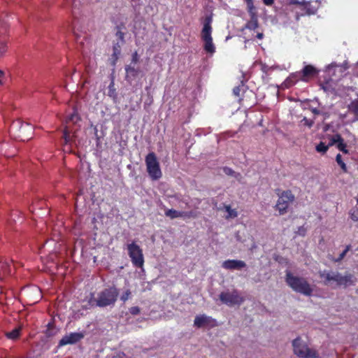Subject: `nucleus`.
<instances>
[{
    "label": "nucleus",
    "mask_w": 358,
    "mask_h": 358,
    "mask_svg": "<svg viewBox=\"0 0 358 358\" xmlns=\"http://www.w3.org/2000/svg\"><path fill=\"white\" fill-rule=\"evenodd\" d=\"M318 274L324 285L330 286L333 288H346L350 286H354L357 282L355 275L349 272H345L344 275H342L338 271L324 270L320 271Z\"/></svg>",
    "instance_id": "f257e3e1"
},
{
    "label": "nucleus",
    "mask_w": 358,
    "mask_h": 358,
    "mask_svg": "<svg viewBox=\"0 0 358 358\" xmlns=\"http://www.w3.org/2000/svg\"><path fill=\"white\" fill-rule=\"evenodd\" d=\"M119 295L118 289L115 287H110L103 289L98 294L96 299L94 297V294H90V298L88 300L87 306H83V309H88L94 306L104 308L113 306Z\"/></svg>",
    "instance_id": "f03ea898"
},
{
    "label": "nucleus",
    "mask_w": 358,
    "mask_h": 358,
    "mask_svg": "<svg viewBox=\"0 0 358 358\" xmlns=\"http://www.w3.org/2000/svg\"><path fill=\"white\" fill-rule=\"evenodd\" d=\"M285 282L292 290L297 293L308 296H311L313 293V288L306 278L294 275L289 271H286Z\"/></svg>",
    "instance_id": "7ed1b4c3"
},
{
    "label": "nucleus",
    "mask_w": 358,
    "mask_h": 358,
    "mask_svg": "<svg viewBox=\"0 0 358 358\" xmlns=\"http://www.w3.org/2000/svg\"><path fill=\"white\" fill-rule=\"evenodd\" d=\"M34 132L33 127L27 122H22L20 120H15L10 126L9 133L12 138L17 141H26L32 138Z\"/></svg>",
    "instance_id": "20e7f679"
},
{
    "label": "nucleus",
    "mask_w": 358,
    "mask_h": 358,
    "mask_svg": "<svg viewBox=\"0 0 358 358\" xmlns=\"http://www.w3.org/2000/svg\"><path fill=\"white\" fill-rule=\"evenodd\" d=\"M145 162L147 172L150 178L153 180L159 179L162 176V173L155 153L153 152L148 153L145 157Z\"/></svg>",
    "instance_id": "39448f33"
},
{
    "label": "nucleus",
    "mask_w": 358,
    "mask_h": 358,
    "mask_svg": "<svg viewBox=\"0 0 358 358\" xmlns=\"http://www.w3.org/2000/svg\"><path fill=\"white\" fill-rule=\"evenodd\" d=\"M278 195L279 197L274 208L278 211L280 215H282L287 213L290 204L295 199V196L289 189L282 191L280 194H278Z\"/></svg>",
    "instance_id": "423d86ee"
},
{
    "label": "nucleus",
    "mask_w": 358,
    "mask_h": 358,
    "mask_svg": "<svg viewBox=\"0 0 358 358\" xmlns=\"http://www.w3.org/2000/svg\"><path fill=\"white\" fill-rule=\"evenodd\" d=\"M292 346L294 354L300 358H317L318 356L317 351L308 348L299 337L292 341Z\"/></svg>",
    "instance_id": "0eeeda50"
},
{
    "label": "nucleus",
    "mask_w": 358,
    "mask_h": 358,
    "mask_svg": "<svg viewBox=\"0 0 358 358\" xmlns=\"http://www.w3.org/2000/svg\"><path fill=\"white\" fill-rule=\"evenodd\" d=\"M128 255L134 266L141 268L144 264L143 250L136 243L127 245Z\"/></svg>",
    "instance_id": "6e6552de"
},
{
    "label": "nucleus",
    "mask_w": 358,
    "mask_h": 358,
    "mask_svg": "<svg viewBox=\"0 0 358 358\" xmlns=\"http://www.w3.org/2000/svg\"><path fill=\"white\" fill-rule=\"evenodd\" d=\"M219 298L223 303L228 306L241 305L244 301V298L236 289L232 292H222L219 295Z\"/></svg>",
    "instance_id": "1a4fd4ad"
},
{
    "label": "nucleus",
    "mask_w": 358,
    "mask_h": 358,
    "mask_svg": "<svg viewBox=\"0 0 358 358\" xmlns=\"http://www.w3.org/2000/svg\"><path fill=\"white\" fill-rule=\"evenodd\" d=\"M248 93L252 94V92L249 90L248 87L243 81H241L238 86L233 89V94L238 99L240 104H243L246 98L249 96Z\"/></svg>",
    "instance_id": "9d476101"
},
{
    "label": "nucleus",
    "mask_w": 358,
    "mask_h": 358,
    "mask_svg": "<svg viewBox=\"0 0 358 358\" xmlns=\"http://www.w3.org/2000/svg\"><path fill=\"white\" fill-rule=\"evenodd\" d=\"M215 320L210 316L204 314L195 317L194 325L196 328H212L214 327Z\"/></svg>",
    "instance_id": "9b49d317"
},
{
    "label": "nucleus",
    "mask_w": 358,
    "mask_h": 358,
    "mask_svg": "<svg viewBox=\"0 0 358 358\" xmlns=\"http://www.w3.org/2000/svg\"><path fill=\"white\" fill-rule=\"evenodd\" d=\"M84 338V334L81 332L71 333L64 336L59 343V346H64L69 344H74Z\"/></svg>",
    "instance_id": "f8f14e48"
},
{
    "label": "nucleus",
    "mask_w": 358,
    "mask_h": 358,
    "mask_svg": "<svg viewBox=\"0 0 358 358\" xmlns=\"http://www.w3.org/2000/svg\"><path fill=\"white\" fill-rule=\"evenodd\" d=\"M301 76V80L308 82L310 79L313 78L318 73V71L312 65H306L303 69L299 71Z\"/></svg>",
    "instance_id": "ddd939ff"
},
{
    "label": "nucleus",
    "mask_w": 358,
    "mask_h": 358,
    "mask_svg": "<svg viewBox=\"0 0 358 358\" xmlns=\"http://www.w3.org/2000/svg\"><path fill=\"white\" fill-rule=\"evenodd\" d=\"M212 17L206 16L203 21V25L201 33L202 40L210 39L212 38L213 28L211 26Z\"/></svg>",
    "instance_id": "4468645a"
},
{
    "label": "nucleus",
    "mask_w": 358,
    "mask_h": 358,
    "mask_svg": "<svg viewBox=\"0 0 358 358\" xmlns=\"http://www.w3.org/2000/svg\"><path fill=\"white\" fill-rule=\"evenodd\" d=\"M222 266L228 270H241L246 266V264L242 260L228 259L222 263Z\"/></svg>",
    "instance_id": "2eb2a0df"
},
{
    "label": "nucleus",
    "mask_w": 358,
    "mask_h": 358,
    "mask_svg": "<svg viewBox=\"0 0 358 358\" xmlns=\"http://www.w3.org/2000/svg\"><path fill=\"white\" fill-rule=\"evenodd\" d=\"M250 15V20L245 24V28L250 30H255L259 26L258 17L257 11H252V13H248Z\"/></svg>",
    "instance_id": "dca6fc26"
},
{
    "label": "nucleus",
    "mask_w": 358,
    "mask_h": 358,
    "mask_svg": "<svg viewBox=\"0 0 358 358\" xmlns=\"http://www.w3.org/2000/svg\"><path fill=\"white\" fill-rule=\"evenodd\" d=\"M124 43H122V42L116 41L113 45V54L111 55V59H112V64L114 66L115 65L119 56L121 54V47Z\"/></svg>",
    "instance_id": "f3484780"
},
{
    "label": "nucleus",
    "mask_w": 358,
    "mask_h": 358,
    "mask_svg": "<svg viewBox=\"0 0 358 358\" xmlns=\"http://www.w3.org/2000/svg\"><path fill=\"white\" fill-rule=\"evenodd\" d=\"M11 273L10 265L7 260H0V280L3 279L6 276Z\"/></svg>",
    "instance_id": "a211bd4d"
},
{
    "label": "nucleus",
    "mask_w": 358,
    "mask_h": 358,
    "mask_svg": "<svg viewBox=\"0 0 358 358\" xmlns=\"http://www.w3.org/2000/svg\"><path fill=\"white\" fill-rule=\"evenodd\" d=\"M301 80V76L299 71H296L289 75V76L285 80L284 85L285 87L289 88L293 86L297 81Z\"/></svg>",
    "instance_id": "6ab92c4d"
},
{
    "label": "nucleus",
    "mask_w": 358,
    "mask_h": 358,
    "mask_svg": "<svg viewBox=\"0 0 358 358\" xmlns=\"http://www.w3.org/2000/svg\"><path fill=\"white\" fill-rule=\"evenodd\" d=\"M320 85H321V87L323 89V90L327 93H331V94L336 93V90L334 87L335 83L331 79L322 83Z\"/></svg>",
    "instance_id": "aec40b11"
},
{
    "label": "nucleus",
    "mask_w": 358,
    "mask_h": 358,
    "mask_svg": "<svg viewBox=\"0 0 358 358\" xmlns=\"http://www.w3.org/2000/svg\"><path fill=\"white\" fill-rule=\"evenodd\" d=\"M204 50L210 54H213L215 52V47L213 43V38L203 40Z\"/></svg>",
    "instance_id": "412c9836"
},
{
    "label": "nucleus",
    "mask_w": 358,
    "mask_h": 358,
    "mask_svg": "<svg viewBox=\"0 0 358 358\" xmlns=\"http://www.w3.org/2000/svg\"><path fill=\"white\" fill-rule=\"evenodd\" d=\"M122 28H124V24L117 25L116 27L117 31L115 33V36L117 38V41L122 42V43H125V34L122 31Z\"/></svg>",
    "instance_id": "4be33fe9"
},
{
    "label": "nucleus",
    "mask_w": 358,
    "mask_h": 358,
    "mask_svg": "<svg viewBox=\"0 0 358 358\" xmlns=\"http://www.w3.org/2000/svg\"><path fill=\"white\" fill-rule=\"evenodd\" d=\"M73 136L71 135V132L68 127H66L63 132V138L65 145L71 144L73 141Z\"/></svg>",
    "instance_id": "5701e85b"
},
{
    "label": "nucleus",
    "mask_w": 358,
    "mask_h": 358,
    "mask_svg": "<svg viewBox=\"0 0 358 358\" xmlns=\"http://www.w3.org/2000/svg\"><path fill=\"white\" fill-rule=\"evenodd\" d=\"M351 249V245H348L345 247V249L340 254V255L337 258H334L333 257H329V259L334 262V263H338L340 262L343 258L345 257L347 252Z\"/></svg>",
    "instance_id": "b1692460"
},
{
    "label": "nucleus",
    "mask_w": 358,
    "mask_h": 358,
    "mask_svg": "<svg viewBox=\"0 0 358 358\" xmlns=\"http://www.w3.org/2000/svg\"><path fill=\"white\" fill-rule=\"evenodd\" d=\"M20 331L21 329L20 327H16L12 331L6 332V336L9 339L15 340L20 336Z\"/></svg>",
    "instance_id": "393cba45"
},
{
    "label": "nucleus",
    "mask_w": 358,
    "mask_h": 358,
    "mask_svg": "<svg viewBox=\"0 0 358 358\" xmlns=\"http://www.w3.org/2000/svg\"><path fill=\"white\" fill-rule=\"evenodd\" d=\"M165 215L171 219L182 217V211H178L175 209H168L165 211Z\"/></svg>",
    "instance_id": "a878e982"
},
{
    "label": "nucleus",
    "mask_w": 358,
    "mask_h": 358,
    "mask_svg": "<svg viewBox=\"0 0 358 358\" xmlns=\"http://www.w3.org/2000/svg\"><path fill=\"white\" fill-rule=\"evenodd\" d=\"M125 71L127 73V76H131L133 78L136 77L139 73L138 69H136L134 66H131V65L126 66Z\"/></svg>",
    "instance_id": "bb28decb"
},
{
    "label": "nucleus",
    "mask_w": 358,
    "mask_h": 358,
    "mask_svg": "<svg viewBox=\"0 0 358 358\" xmlns=\"http://www.w3.org/2000/svg\"><path fill=\"white\" fill-rule=\"evenodd\" d=\"M79 120H80V117L76 111L73 112L71 114L68 115L66 118V123L72 122L73 124H76Z\"/></svg>",
    "instance_id": "cd10ccee"
},
{
    "label": "nucleus",
    "mask_w": 358,
    "mask_h": 358,
    "mask_svg": "<svg viewBox=\"0 0 358 358\" xmlns=\"http://www.w3.org/2000/svg\"><path fill=\"white\" fill-rule=\"evenodd\" d=\"M225 210L228 213V215L227 216V218H234L238 216L237 211L235 209H232L231 208V206L229 205H224V206Z\"/></svg>",
    "instance_id": "c85d7f7f"
},
{
    "label": "nucleus",
    "mask_w": 358,
    "mask_h": 358,
    "mask_svg": "<svg viewBox=\"0 0 358 358\" xmlns=\"http://www.w3.org/2000/svg\"><path fill=\"white\" fill-rule=\"evenodd\" d=\"M336 161L340 166L343 173H348V168L345 163L343 161L341 154H338L336 157Z\"/></svg>",
    "instance_id": "c756f323"
},
{
    "label": "nucleus",
    "mask_w": 358,
    "mask_h": 358,
    "mask_svg": "<svg viewBox=\"0 0 358 358\" xmlns=\"http://www.w3.org/2000/svg\"><path fill=\"white\" fill-rule=\"evenodd\" d=\"M349 110L355 114V116L358 117V99L351 102L349 105Z\"/></svg>",
    "instance_id": "7c9ffc66"
},
{
    "label": "nucleus",
    "mask_w": 358,
    "mask_h": 358,
    "mask_svg": "<svg viewBox=\"0 0 358 358\" xmlns=\"http://www.w3.org/2000/svg\"><path fill=\"white\" fill-rule=\"evenodd\" d=\"M108 95L113 98V99H117V92H116V90L114 87V83L113 81H112L109 86H108Z\"/></svg>",
    "instance_id": "2f4dec72"
},
{
    "label": "nucleus",
    "mask_w": 358,
    "mask_h": 358,
    "mask_svg": "<svg viewBox=\"0 0 358 358\" xmlns=\"http://www.w3.org/2000/svg\"><path fill=\"white\" fill-rule=\"evenodd\" d=\"M329 148V147L328 145H326L325 143L321 141V142H320V143L318 145H317L316 150H317V152H318L320 153L324 154L327 152Z\"/></svg>",
    "instance_id": "473e14b6"
},
{
    "label": "nucleus",
    "mask_w": 358,
    "mask_h": 358,
    "mask_svg": "<svg viewBox=\"0 0 358 358\" xmlns=\"http://www.w3.org/2000/svg\"><path fill=\"white\" fill-rule=\"evenodd\" d=\"M131 297V292L129 289H127L120 296V300L124 303Z\"/></svg>",
    "instance_id": "72a5a7b5"
},
{
    "label": "nucleus",
    "mask_w": 358,
    "mask_h": 358,
    "mask_svg": "<svg viewBox=\"0 0 358 358\" xmlns=\"http://www.w3.org/2000/svg\"><path fill=\"white\" fill-rule=\"evenodd\" d=\"M197 217V213L195 211H182V217H187V218H195Z\"/></svg>",
    "instance_id": "f704fd0d"
},
{
    "label": "nucleus",
    "mask_w": 358,
    "mask_h": 358,
    "mask_svg": "<svg viewBox=\"0 0 358 358\" xmlns=\"http://www.w3.org/2000/svg\"><path fill=\"white\" fill-rule=\"evenodd\" d=\"M244 1L247 5V10L248 13H252V11H256L253 0H244Z\"/></svg>",
    "instance_id": "c9c22d12"
},
{
    "label": "nucleus",
    "mask_w": 358,
    "mask_h": 358,
    "mask_svg": "<svg viewBox=\"0 0 358 358\" xmlns=\"http://www.w3.org/2000/svg\"><path fill=\"white\" fill-rule=\"evenodd\" d=\"M8 24L6 21L0 20V34H5L8 30Z\"/></svg>",
    "instance_id": "e433bc0d"
},
{
    "label": "nucleus",
    "mask_w": 358,
    "mask_h": 358,
    "mask_svg": "<svg viewBox=\"0 0 358 358\" xmlns=\"http://www.w3.org/2000/svg\"><path fill=\"white\" fill-rule=\"evenodd\" d=\"M336 147L340 151L343 152V153H345V154L349 153V150L347 149V145L344 141H343L341 143L337 144Z\"/></svg>",
    "instance_id": "4c0bfd02"
},
{
    "label": "nucleus",
    "mask_w": 358,
    "mask_h": 358,
    "mask_svg": "<svg viewBox=\"0 0 358 358\" xmlns=\"http://www.w3.org/2000/svg\"><path fill=\"white\" fill-rule=\"evenodd\" d=\"M129 311L132 315H137L140 313L141 309L138 306H132L129 309Z\"/></svg>",
    "instance_id": "58836bf2"
},
{
    "label": "nucleus",
    "mask_w": 358,
    "mask_h": 358,
    "mask_svg": "<svg viewBox=\"0 0 358 358\" xmlns=\"http://www.w3.org/2000/svg\"><path fill=\"white\" fill-rule=\"evenodd\" d=\"M350 217L353 221H358V210H351L350 212Z\"/></svg>",
    "instance_id": "ea45409f"
},
{
    "label": "nucleus",
    "mask_w": 358,
    "mask_h": 358,
    "mask_svg": "<svg viewBox=\"0 0 358 358\" xmlns=\"http://www.w3.org/2000/svg\"><path fill=\"white\" fill-rule=\"evenodd\" d=\"M6 50H7L6 43L5 42H1L0 43V56H3V54L6 52Z\"/></svg>",
    "instance_id": "a19ab883"
},
{
    "label": "nucleus",
    "mask_w": 358,
    "mask_h": 358,
    "mask_svg": "<svg viewBox=\"0 0 358 358\" xmlns=\"http://www.w3.org/2000/svg\"><path fill=\"white\" fill-rule=\"evenodd\" d=\"M138 61H139V56L138 55L137 51H135L134 52H133V54L131 55V63L136 64L138 62Z\"/></svg>",
    "instance_id": "79ce46f5"
},
{
    "label": "nucleus",
    "mask_w": 358,
    "mask_h": 358,
    "mask_svg": "<svg viewBox=\"0 0 358 358\" xmlns=\"http://www.w3.org/2000/svg\"><path fill=\"white\" fill-rule=\"evenodd\" d=\"M333 137L335 138V142H336V145L344 141L343 138L339 134L333 135Z\"/></svg>",
    "instance_id": "37998d69"
},
{
    "label": "nucleus",
    "mask_w": 358,
    "mask_h": 358,
    "mask_svg": "<svg viewBox=\"0 0 358 358\" xmlns=\"http://www.w3.org/2000/svg\"><path fill=\"white\" fill-rule=\"evenodd\" d=\"M224 172L226 174L229 175V176H232L233 173H234V171L231 169L228 168V167H224Z\"/></svg>",
    "instance_id": "c03bdc74"
},
{
    "label": "nucleus",
    "mask_w": 358,
    "mask_h": 358,
    "mask_svg": "<svg viewBox=\"0 0 358 358\" xmlns=\"http://www.w3.org/2000/svg\"><path fill=\"white\" fill-rule=\"evenodd\" d=\"M263 2L266 5V6H271L273 2H274V0H263Z\"/></svg>",
    "instance_id": "a18cd8bd"
},
{
    "label": "nucleus",
    "mask_w": 358,
    "mask_h": 358,
    "mask_svg": "<svg viewBox=\"0 0 358 358\" xmlns=\"http://www.w3.org/2000/svg\"><path fill=\"white\" fill-rule=\"evenodd\" d=\"M336 144L335 142V138L333 137V136L330 138V141L328 144L329 147L332 146Z\"/></svg>",
    "instance_id": "49530a36"
},
{
    "label": "nucleus",
    "mask_w": 358,
    "mask_h": 358,
    "mask_svg": "<svg viewBox=\"0 0 358 358\" xmlns=\"http://www.w3.org/2000/svg\"><path fill=\"white\" fill-rule=\"evenodd\" d=\"M303 120L306 122V124L308 125L309 127H311L312 125H313V122L312 121H308L306 118H304Z\"/></svg>",
    "instance_id": "de8ad7c7"
},
{
    "label": "nucleus",
    "mask_w": 358,
    "mask_h": 358,
    "mask_svg": "<svg viewBox=\"0 0 358 358\" xmlns=\"http://www.w3.org/2000/svg\"><path fill=\"white\" fill-rule=\"evenodd\" d=\"M257 37L259 39H262V38H263V37H264V34H263L262 33H258V34H257Z\"/></svg>",
    "instance_id": "09e8293b"
},
{
    "label": "nucleus",
    "mask_w": 358,
    "mask_h": 358,
    "mask_svg": "<svg viewBox=\"0 0 358 358\" xmlns=\"http://www.w3.org/2000/svg\"><path fill=\"white\" fill-rule=\"evenodd\" d=\"M131 1L134 2L136 5H139L141 0H131Z\"/></svg>",
    "instance_id": "8fccbe9b"
},
{
    "label": "nucleus",
    "mask_w": 358,
    "mask_h": 358,
    "mask_svg": "<svg viewBox=\"0 0 358 358\" xmlns=\"http://www.w3.org/2000/svg\"><path fill=\"white\" fill-rule=\"evenodd\" d=\"M313 113L315 114H319V110L316 108L313 109Z\"/></svg>",
    "instance_id": "3c124183"
},
{
    "label": "nucleus",
    "mask_w": 358,
    "mask_h": 358,
    "mask_svg": "<svg viewBox=\"0 0 358 358\" xmlns=\"http://www.w3.org/2000/svg\"><path fill=\"white\" fill-rule=\"evenodd\" d=\"M95 135L96 136L97 140H99V137L98 136V134H97V129H96Z\"/></svg>",
    "instance_id": "603ef678"
},
{
    "label": "nucleus",
    "mask_w": 358,
    "mask_h": 358,
    "mask_svg": "<svg viewBox=\"0 0 358 358\" xmlns=\"http://www.w3.org/2000/svg\"><path fill=\"white\" fill-rule=\"evenodd\" d=\"M13 266L14 267H16V266H17V265H16L15 264H14V263H13Z\"/></svg>",
    "instance_id": "864d4df0"
},
{
    "label": "nucleus",
    "mask_w": 358,
    "mask_h": 358,
    "mask_svg": "<svg viewBox=\"0 0 358 358\" xmlns=\"http://www.w3.org/2000/svg\"><path fill=\"white\" fill-rule=\"evenodd\" d=\"M3 147V144H2L1 146V150H2Z\"/></svg>",
    "instance_id": "5fc2aeb1"
},
{
    "label": "nucleus",
    "mask_w": 358,
    "mask_h": 358,
    "mask_svg": "<svg viewBox=\"0 0 358 358\" xmlns=\"http://www.w3.org/2000/svg\"><path fill=\"white\" fill-rule=\"evenodd\" d=\"M294 3H299V1H294Z\"/></svg>",
    "instance_id": "6e6d98bb"
},
{
    "label": "nucleus",
    "mask_w": 358,
    "mask_h": 358,
    "mask_svg": "<svg viewBox=\"0 0 358 358\" xmlns=\"http://www.w3.org/2000/svg\"><path fill=\"white\" fill-rule=\"evenodd\" d=\"M308 14H313L314 13L308 12Z\"/></svg>",
    "instance_id": "4d7b16f0"
},
{
    "label": "nucleus",
    "mask_w": 358,
    "mask_h": 358,
    "mask_svg": "<svg viewBox=\"0 0 358 358\" xmlns=\"http://www.w3.org/2000/svg\"><path fill=\"white\" fill-rule=\"evenodd\" d=\"M357 204H358V198L357 199Z\"/></svg>",
    "instance_id": "13d9d810"
},
{
    "label": "nucleus",
    "mask_w": 358,
    "mask_h": 358,
    "mask_svg": "<svg viewBox=\"0 0 358 358\" xmlns=\"http://www.w3.org/2000/svg\"><path fill=\"white\" fill-rule=\"evenodd\" d=\"M357 250H358V248H357Z\"/></svg>",
    "instance_id": "bf43d9fd"
}]
</instances>
